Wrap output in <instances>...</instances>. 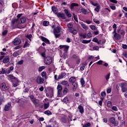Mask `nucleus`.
Listing matches in <instances>:
<instances>
[{"label": "nucleus", "instance_id": "28", "mask_svg": "<svg viewBox=\"0 0 127 127\" xmlns=\"http://www.w3.org/2000/svg\"><path fill=\"white\" fill-rule=\"evenodd\" d=\"M69 32H71V33H72V34H74V35H75V34H77V30L74 29H72L71 30V31H69Z\"/></svg>", "mask_w": 127, "mask_h": 127}, {"label": "nucleus", "instance_id": "20", "mask_svg": "<svg viewBox=\"0 0 127 127\" xmlns=\"http://www.w3.org/2000/svg\"><path fill=\"white\" fill-rule=\"evenodd\" d=\"M86 66H87V63L86 62L82 63V66L80 67V70L81 71H84Z\"/></svg>", "mask_w": 127, "mask_h": 127}, {"label": "nucleus", "instance_id": "15", "mask_svg": "<svg viewBox=\"0 0 127 127\" xmlns=\"http://www.w3.org/2000/svg\"><path fill=\"white\" fill-rule=\"evenodd\" d=\"M9 62V57L7 56L3 60V63L4 64H6V63H8Z\"/></svg>", "mask_w": 127, "mask_h": 127}, {"label": "nucleus", "instance_id": "14", "mask_svg": "<svg viewBox=\"0 0 127 127\" xmlns=\"http://www.w3.org/2000/svg\"><path fill=\"white\" fill-rule=\"evenodd\" d=\"M68 31H71V30L73 29V24L69 23L67 25Z\"/></svg>", "mask_w": 127, "mask_h": 127}, {"label": "nucleus", "instance_id": "11", "mask_svg": "<svg viewBox=\"0 0 127 127\" xmlns=\"http://www.w3.org/2000/svg\"><path fill=\"white\" fill-rule=\"evenodd\" d=\"M21 53H22V50H19L14 52V53L13 54V56H14V57H17V56H18V55H20Z\"/></svg>", "mask_w": 127, "mask_h": 127}, {"label": "nucleus", "instance_id": "49", "mask_svg": "<svg viewBox=\"0 0 127 127\" xmlns=\"http://www.w3.org/2000/svg\"><path fill=\"white\" fill-rule=\"evenodd\" d=\"M26 37L30 40V41H31V38L32 37V35H31V34L27 35Z\"/></svg>", "mask_w": 127, "mask_h": 127}, {"label": "nucleus", "instance_id": "58", "mask_svg": "<svg viewBox=\"0 0 127 127\" xmlns=\"http://www.w3.org/2000/svg\"><path fill=\"white\" fill-rule=\"evenodd\" d=\"M103 101H104V100H101V99L100 101H99V106H102Z\"/></svg>", "mask_w": 127, "mask_h": 127}, {"label": "nucleus", "instance_id": "64", "mask_svg": "<svg viewBox=\"0 0 127 127\" xmlns=\"http://www.w3.org/2000/svg\"><path fill=\"white\" fill-rule=\"evenodd\" d=\"M123 56L126 57V58H127V52H124L123 53Z\"/></svg>", "mask_w": 127, "mask_h": 127}, {"label": "nucleus", "instance_id": "37", "mask_svg": "<svg viewBox=\"0 0 127 127\" xmlns=\"http://www.w3.org/2000/svg\"><path fill=\"white\" fill-rule=\"evenodd\" d=\"M81 26L82 28H83V29H85V30H88V26L85 25V24H82Z\"/></svg>", "mask_w": 127, "mask_h": 127}, {"label": "nucleus", "instance_id": "10", "mask_svg": "<svg viewBox=\"0 0 127 127\" xmlns=\"http://www.w3.org/2000/svg\"><path fill=\"white\" fill-rule=\"evenodd\" d=\"M21 42V41H20L19 38H16L15 39H14L13 41L12 42V43L14 44V45H19Z\"/></svg>", "mask_w": 127, "mask_h": 127}, {"label": "nucleus", "instance_id": "40", "mask_svg": "<svg viewBox=\"0 0 127 127\" xmlns=\"http://www.w3.org/2000/svg\"><path fill=\"white\" fill-rule=\"evenodd\" d=\"M89 26L92 30H97V27H95L94 25H90Z\"/></svg>", "mask_w": 127, "mask_h": 127}, {"label": "nucleus", "instance_id": "17", "mask_svg": "<svg viewBox=\"0 0 127 127\" xmlns=\"http://www.w3.org/2000/svg\"><path fill=\"white\" fill-rule=\"evenodd\" d=\"M114 38L116 40H120L121 39V35L117 33H115Z\"/></svg>", "mask_w": 127, "mask_h": 127}, {"label": "nucleus", "instance_id": "45", "mask_svg": "<svg viewBox=\"0 0 127 127\" xmlns=\"http://www.w3.org/2000/svg\"><path fill=\"white\" fill-rule=\"evenodd\" d=\"M79 35L81 37H83V38H86V37H87V36L86 35V34H85V33H80V34H79Z\"/></svg>", "mask_w": 127, "mask_h": 127}, {"label": "nucleus", "instance_id": "35", "mask_svg": "<svg viewBox=\"0 0 127 127\" xmlns=\"http://www.w3.org/2000/svg\"><path fill=\"white\" fill-rule=\"evenodd\" d=\"M100 8H101V5H99V6H96V7L94 9V10L95 11H97V12H99V11H100Z\"/></svg>", "mask_w": 127, "mask_h": 127}, {"label": "nucleus", "instance_id": "5", "mask_svg": "<svg viewBox=\"0 0 127 127\" xmlns=\"http://www.w3.org/2000/svg\"><path fill=\"white\" fill-rule=\"evenodd\" d=\"M109 122H110L111 124L114 125L115 127H118L119 125V122L118 121H116V118L115 117H111L109 119Z\"/></svg>", "mask_w": 127, "mask_h": 127}, {"label": "nucleus", "instance_id": "47", "mask_svg": "<svg viewBox=\"0 0 127 127\" xmlns=\"http://www.w3.org/2000/svg\"><path fill=\"white\" fill-rule=\"evenodd\" d=\"M68 101H69V99H68V97H65L63 100V102L64 103H65L66 104V103H68Z\"/></svg>", "mask_w": 127, "mask_h": 127}, {"label": "nucleus", "instance_id": "22", "mask_svg": "<svg viewBox=\"0 0 127 127\" xmlns=\"http://www.w3.org/2000/svg\"><path fill=\"white\" fill-rule=\"evenodd\" d=\"M57 16L58 17H61V18H63V19H65V15L63 13H58Z\"/></svg>", "mask_w": 127, "mask_h": 127}, {"label": "nucleus", "instance_id": "46", "mask_svg": "<svg viewBox=\"0 0 127 127\" xmlns=\"http://www.w3.org/2000/svg\"><path fill=\"white\" fill-rule=\"evenodd\" d=\"M23 62H24L23 60H21L20 61H18L17 63L16 64L17 65H22V64H23Z\"/></svg>", "mask_w": 127, "mask_h": 127}, {"label": "nucleus", "instance_id": "44", "mask_svg": "<svg viewBox=\"0 0 127 127\" xmlns=\"http://www.w3.org/2000/svg\"><path fill=\"white\" fill-rule=\"evenodd\" d=\"M91 4L93 5L94 6H99L100 5L98 3H94L93 1H90Z\"/></svg>", "mask_w": 127, "mask_h": 127}, {"label": "nucleus", "instance_id": "27", "mask_svg": "<svg viewBox=\"0 0 127 127\" xmlns=\"http://www.w3.org/2000/svg\"><path fill=\"white\" fill-rule=\"evenodd\" d=\"M65 75H66V73L64 72L62 73L61 74L59 75L58 79H63V78H64Z\"/></svg>", "mask_w": 127, "mask_h": 127}, {"label": "nucleus", "instance_id": "18", "mask_svg": "<svg viewBox=\"0 0 127 127\" xmlns=\"http://www.w3.org/2000/svg\"><path fill=\"white\" fill-rule=\"evenodd\" d=\"M78 109L80 114H84V108L82 106L79 105Z\"/></svg>", "mask_w": 127, "mask_h": 127}, {"label": "nucleus", "instance_id": "9", "mask_svg": "<svg viewBox=\"0 0 127 127\" xmlns=\"http://www.w3.org/2000/svg\"><path fill=\"white\" fill-rule=\"evenodd\" d=\"M58 97H61V91H62V85L59 84L57 86Z\"/></svg>", "mask_w": 127, "mask_h": 127}, {"label": "nucleus", "instance_id": "42", "mask_svg": "<svg viewBox=\"0 0 127 127\" xmlns=\"http://www.w3.org/2000/svg\"><path fill=\"white\" fill-rule=\"evenodd\" d=\"M62 85H64V86H66V85L68 84V81L66 80H64L61 82Z\"/></svg>", "mask_w": 127, "mask_h": 127}, {"label": "nucleus", "instance_id": "56", "mask_svg": "<svg viewBox=\"0 0 127 127\" xmlns=\"http://www.w3.org/2000/svg\"><path fill=\"white\" fill-rule=\"evenodd\" d=\"M73 17H74V20H75L76 22H78V18L77 17V16L75 15V14H73Z\"/></svg>", "mask_w": 127, "mask_h": 127}, {"label": "nucleus", "instance_id": "25", "mask_svg": "<svg viewBox=\"0 0 127 127\" xmlns=\"http://www.w3.org/2000/svg\"><path fill=\"white\" fill-rule=\"evenodd\" d=\"M81 11L83 14H88L89 13V12L84 8L81 9Z\"/></svg>", "mask_w": 127, "mask_h": 127}, {"label": "nucleus", "instance_id": "16", "mask_svg": "<svg viewBox=\"0 0 127 127\" xmlns=\"http://www.w3.org/2000/svg\"><path fill=\"white\" fill-rule=\"evenodd\" d=\"M10 107H11V104H10V103H8L5 106V111H9V109H10Z\"/></svg>", "mask_w": 127, "mask_h": 127}, {"label": "nucleus", "instance_id": "60", "mask_svg": "<svg viewBox=\"0 0 127 127\" xmlns=\"http://www.w3.org/2000/svg\"><path fill=\"white\" fill-rule=\"evenodd\" d=\"M122 47H123V49H127V45L126 44H123Z\"/></svg>", "mask_w": 127, "mask_h": 127}, {"label": "nucleus", "instance_id": "24", "mask_svg": "<svg viewBox=\"0 0 127 127\" xmlns=\"http://www.w3.org/2000/svg\"><path fill=\"white\" fill-rule=\"evenodd\" d=\"M72 86H73V91H76V88H78V83H77V82H73L72 83Z\"/></svg>", "mask_w": 127, "mask_h": 127}, {"label": "nucleus", "instance_id": "8", "mask_svg": "<svg viewBox=\"0 0 127 127\" xmlns=\"http://www.w3.org/2000/svg\"><path fill=\"white\" fill-rule=\"evenodd\" d=\"M37 84H43L44 83V79L41 76H38L36 79Z\"/></svg>", "mask_w": 127, "mask_h": 127}, {"label": "nucleus", "instance_id": "39", "mask_svg": "<svg viewBox=\"0 0 127 127\" xmlns=\"http://www.w3.org/2000/svg\"><path fill=\"white\" fill-rule=\"evenodd\" d=\"M113 28L114 29L113 33H116V31L117 30V24H114L113 25Z\"/></svg>", "mask_w": 127, "mask_h": 127}, {"label": "nucleus", "instance_id": "38", "mask_svg": "<svg viewBox=\"0 0 127 127\" xmlns=\"http://www.w3.org/2000/svg\"><path fill=\"white\" fill-rule=\"evenodd\" d=\"M49 25V22L47 21H45L43 22L44 26H48Z\"/></svg>", "mask_w": 127, "mask_h": 127}, {"label": "nucleus", "instance_id": "26", "mask_svg": "<svg viewBox=\"0 0 127 127\" xmlns=\"http://www.w3.org/2000/svg\"><path fill=\"white\" fill-rule=\"evenodd\" d=\"M76 81V77L72 76L69 78V82L70 83H75Z\"/></svg>", "mask_w": 127, "mask_h": 127}, {"label": "nucleus", "instance_id": "53", "mask_svg": "<svg viewBox=\"0 0 127 127\" xmlns=\"http://www.w3.org/2000/svg\"><path fill=\"white\" fill-rule=\"evenodd\" d=\"M1 72L2 74H5V73H6V70L5 69V68H2Z\"/></svg>", "mask_w": 127, "mask_h": 127}, {"label": "nucleus", "instance_id": "36", "mask_svg": "<svg viewBox=\"0 0 127 127\" xmlns=\"http://www.w3.org/2000/svg\"><path fill=\"white\" fill-rule=\"evenodd\" d=\"M110 76H111V73H108L105 76V78H106V81H109V79H110Z\"/></svg>", "mask_w": 127, "mask_h": 127}, {"label": "nucleus", "instance_id": "29", "mask_svg": "<svg viewBox=\"0 0 127 127\" xmlns=\"http://www.w3.org/2000/svg\"><path fill=\"white\" fill-rule=\"evenodd\" d=\"M44 114L47 115V116H51V115H52V113L50 111L48 110L44 112Z\"/></svg>", "mask_w": 127, "mask_h": 127}, {"label": "nucleus", "instance_id": "31", "mask_svg": "<svg viewBox=\"0 0 127 127\" xmlns=\"http://www.w3.org/2000/svg\"><path fill=\"white\" fill-rule=\"evenodd\" d=\"M49 106H50L49 103H45L44 104V108L45 109V110H46L48 109V108L49 107Z\"/></svg>", "mask_w": 127, "mask_h": 127}, {"label": "nucleus", "instance_id": "3", "mask_svg": "<svg viewBox=\"0 0 127 127\" xmlns=\"http://www.w3.org/2000/svg\"><path fill=\"white\" fill-rule=\"evenodd\" d=\"M72 117H73V115H72V114L70 113H68L67 116H64V117H63L61 121L64 124H66V123L67 122L70 123V122H72V121H76V118L73 119Z\"/></svg>", "mask_w": 127, "mask_h": 127}, {"label": "nucleus", "instance_id": "63", "mask_svg": "<svg viewBox=\"0 0 127 127\" xmlns=\"http://www.w3.org/2000/svg\"><path fill=\"white\" fill-rule=\"evenodd\" d=\"M93 50H98L99 49V47L95 46L93 48Z\"/></svg>", "mask_w": 127, "mask_h": 127}, {"label": "nucleus", "instance_id": "33", "mask_svg": "<svg viewBox=\"0 0 127 127\" xmlns=\"http://www.w3.org/2000/svg\"><path fill=\"white\" fill-rule=\"evenodd\" d=\"M29 45H30V44L29 43V42H28V41H26L23 48H26V47H28Z\"/></svg>", "mask_w": 127, "mask_h": 127}, {"label": "nucleus", "instance_id": "57", "mask_svg": "<svg viewBox=\"0 0 127 127\" xmlns=\"http://www.w3.org/2000/svg\"><path fill=\"white\" fill-rule=\"evenodd\" d=\"M107 106L108 107H112V102H111V101H108V102H107Z\"/></svg>", "mask_w": 127, "mask_h": 127}, {"label": "nucleus", "instance_id": "54", "mask_svg": "<svg viewBox=\"0 0 127 127\" xmlns=\"http://www.w3.org/2000/svg\"><path fill=\"white\" fill-rule=\"evenodd\" d=\"M112 92V88H107V94H110Z\"/></svg>", "mask_w": 127, "mask_h": 127}, {"label": "nucleus", "instance_id": "34", "mask_svg": "<svg viewBox=\"0 0 127 127\" xmlns=\"http://www.w3.org/2000/svg\"><path fill=\"white\" fill-rule=\"evenodd\" d=\"M32 102L36 106L38 104V100L35 98L34 100H32Z\"/></svg>", "mask_w": 127, "mask_h": 127}, {"label": "nucleus", "instance_id": "12", "mask_svg": "<svg viewBox=\"0 0 127 127\" xmlns=\"http://www.w3.org/2000/svg\"><path fill=\"white\" fill-rule=\"evenodd\" d=\"M60 47L61 49H64L65 53L67 52V51H68V49H69V47L68 46L60 45Z\"/></svg>", "mask_w": 127, "mask_h": 127}, {"label": "nucleus", "instance_id": "1", "mask_svg": "<svg viewBox=\"0 0 127 127\" xmlns=\"http://www.w3.org/2000/svg\"><path fill=\"white\" fill-rule=\"evenodd\" d=\"M25 21H26V19L24 17H21L20 19V20H18V19H15V18H14L12 20L11 25L16 28H19L20 29H21L23 27L21 26L20 24V23H24Z\"/></svg>", "mask_w": 127, "mask_h": 127}, {"label": "nucleus", "instance_id": "21", "mask_svg": "<svg viewBox=\"0 0 127 127\" xmlns=\"http://www.w3.org/2000/svg\"><path fill=\"white\" fill-rule=\"evenodd\" d=\"M101 97H100V100H104L105 97H106V92L105 91L101 92Z\"/></svg>", "mask_w": 127, "mask_h": 127}, {"label": "nucleus", "instance_id": "55", "mask_svg": "<svg viewBox=\"0 0 127 127\" xmlns=\"http://www.w3.org/2000/svg\"><path fill=\"white\" fill-rule=\"evenodd\" d=\"M112 109L113 111H115V112L118 111V108H117V107H116V106L112 107Z\"/></svg>", "mask_w": 127, "mask_h": 127}, {"label": "nucleus", "instance_id": "7", "mask_svg": "<svg viewBox=\"0 0 127 127\" xmlns=\"http://www.w3.org/2000/svg\"><path fill=\"white\" fill-rule=\"evenodd\" d=\"M0 88L2 91H7V90H8L9 89V86L6 85V84H5V83H2L0 85Z\"/></svg>", "mask_w": 127, "mask_h": 127}, {"label": "nucleus", "instance_id": "19", "mask_svg": "<svg viewBox=\"0 0 127 127\" xmlns=\"http://www.w3.org/2000/svg\"><path fill=\"white\" fill-rule=\"evenodd\" d=\"M64 12L67 17H71V16H72V15H71V13H70V12L68 10V9H65Z\"/></svg>", "mask_w": 127, "mask_h": 127}, {"label": "nucleus", "instance_id": "23", "mask_svg": "<svg viewBox=\"0 0 127 127\" xmlns=\"http://www.w3.org/2000/svg\"><path fill=\"white\" fill-rule=\"evenodd\" d=\"M74 6H79V4L76 3H71L70 7V9H74Z\"/></svg>", "mask_w": 127, "mask_h": 127}, {"label": "nucleus", "instance_id": "48", "mask_svg": "<svg viewBox=\"0 0 127 127\" xmlns=\"http://www.w3.org/2000/svg\"><path fill=\"white\" fill-rule=\"evenodd\" d=\"M90 42H91V40H84L82 41V43H84V44L90 43Z\"/></svg>", "mask_w": 127, "mask_h": 127}, {"label": "nucleus", "instance_id": "62", "mask_svg": "<svg viewBox=\"0 0 127 127\" xmlns=\"http://www.w3.org/2000/svg\"><path fill=\"white\" fill-rule=\"evenodd\" d=\"M94 34L95 35H98L99 34V31L95 30V31L94 32Z\"/></svg>", "mask_w": 127, "mask_h": 127}, {"label": "nucleus", "instance_id": "51", "mask_svg": "<svg viewBox=\"0 0 127 127\" xmlns=\"http://www.w3.org/2000/svg\"><path fill=\"white\" fill-rule=\"evenodd\" d=\"M91 127V124H90L89 123H87L84 124V126H83V127Z\"/></svg>", "mask_w": 127, "mask_h": 127}, {"label": "nucleus", "instance_id": "6", "mask_svg": "<svg viewBox=\"0 0 127 127\" xmlns=\"http://www.w3.org/2000/svg\"><path fill=\"white\" fill-rule=\"evenodd\" d=\"M60 27H58L54 29V33L56 38H58L60 36Z\"/></svg>", "mask_w": 127, "mask_h": 127}, {"label": "nucleus", "instance_id": "59", "mask_svg": "<svg viewBox=\"0 0 127 127\" xmlns=\"http://www.w3.org/2000/svg\"><path fill=\"white\" fill-rule=\"evenodd\" d=\"M110 8H111V9L115 10V9H116V6L111 5H110Z\"/></svg>", "mask_w": 127, "mask_h": 127}, {"label": "nucleus", "instance_id": "61", "mask_svg": "<svg viewBox=\"0 0 127 127\" xmlns=\"http://www.w3.org/2000/svg\"><path fill=\"white\" fill-rule=\"evenodd\" d=\"M97 64H98V65H102V64H103V61H99L97 63Z\"/></svg>", "mask_w": 127, "mask_h": 127}, {"label": "nucleus", "instance_id": "32", "mask_svg": "<svg viewBox=\"0 0 127 127\" xmlns=\"http://www.w3.org/2000/svg\"><path fill=\"white\" fill-rule=\"evenodd\" d=\"M45 68H46V67L45 66H40L39 67V72H42V71H43V70H44V69H45Z\"/></svg>", "mask_w": 127, "mask_h": 127}, {"label": "nucleus", "instance_id": "30", "mask_svg": "<svg viewBox=\"0 0 127 127\" xmlns=\"http://www.w3.org/2000/svg\"><path fill=\"white\" fill-rule=\"evenodd\" d=\"M52 10L54 13H57L58 11L57 8H56L55 6L52 7Z\"/></svg>", "mask_w": 127, "mask_h": 127}, {"label": "nucleus", "instance_id": "52", "mask_svg": "<svg viewBox=\"0 0 127 127\" xmlns=\"http://www.w3.org/2000/svg\"><path fill=\"white\" fill-rule=\"evenodd\" d=\"M68 90L67 89V88H64L63 91V93L64 94V95H66V93H67Z\"/></svg>", "mask_w": 127, "mask_h": 127}, {"label": "nucleus", "instance_id": "50", "mask_svg": "<svg viewBox=\"0 0 127 127\" xmlns=\"http://www.w3.org/2000/svg\"><path fill=\"white\" fill-rule=\"evenodd\" d=\"M41 75L43 78H46V72H42L41 73Z\"/></svg>", "mask_w": 127, "mask_h": 127}, {"label": "nucleus", "instance_id": "13", "mask_svg": "<svg viewBox=\"0 0 127 127\" xmlns=\"http://www.w3.org/2000/svg\"><path fill=\"white\" fill-rule=\"evenodd\" d=\"M40 38L41 40H42V41H43L44 42L48 43V44H50V42L46 38L41 36Z\"/></svg>", "mask_w": 127, "mask_h": 127}, {"label": "nucleus", "instance_id": "43", "mask_svg": "<svg viewBox=\"0 0 127 127\" xmlns=\"http://www.w3.org/2000/svg\"><path fill=\"white\" fill-rule=\"evenodd\" d=\"M122 91L123 92H126L127 91V88L124 87V86H122Z\"/></svg>", "mask_w": 127, "mask_h": 127}, {"label": "nucleus", "instance_id": "41", "mask_svg": "<svg viewBox=\"0 0 127 127\" xmlns=\"http://www.w3.org/2000/svg\"><path fill=\"white\" fill-rule=\"evenodd\" d=\"M80 82L81 84V86L83 87L84 85H85V80H84V78H81L80 79Z\"/></svg>", "mask_w": 127, "mask_h": 127}, {"label": "nucleus", "instance_id": "4", "mask_svg": "<svg viewBox=\"0 0 127 127\" xmlns=\"http://www.w3.org/2000/svg\"><path fill=\"white\" fill-rule=\"evenodd\" d=\"M44 63L46 65H50L52 63V58L50 57H47L44 59Z\"/></svg>", "mask_w": 127, "mask_h": 127}, {"label": "nucleus", "instance_id": "2", "mask_svg": "<svg viewBox=\"0 0 127 127\" xmlns=\"http://www.w3.org/2000/svg\"><path fill=\"white\" fill-rule=\"evenodd\" d=\"M8 80L12 83L13 87H17L18 86V83L19 81L17 78L15 77L14 76L9 74L7 76Z\"/></svg>", "mask_w": 127, "mask_h": 127}]
</instances>
